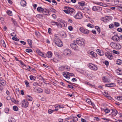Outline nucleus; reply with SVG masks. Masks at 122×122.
Segmentation results:
<instances>
[{
  "label": "nucleus",
  "instance_id": "f257e3e1",
  "mask_svg": "<svg viewBox=\"0 0 122 122\" xmlns=\"http://www.w3.org/2000/svg\"><path fill=\"white\" fill-rule=\"evenodd\" d=\"M54 41L55 44L57 46L61 47L63 46V43L59 38V36L56 35L54 36Z\"/></svg>",
  "mask_w": 122,
  "mask_h": 122
},
{
  "label": "nucleus",
  "instance_id": "f03ea898",
  "mask_svg": "<svg viewBox=\"0 0 122 122\" xmlns=\"http://www.w3.org/2000/svg\"><path fill=\"white\" fill-rule=\"evenodd\" d=\"M110 46L112 48L116 49H120L121 48V46L120 44L114 42H111Z\"/></svg>",
  "mask_w": 122,
  "mask_h": 122
},
{
  "label": "nucleus",
  "instance_id": "7ed1b4c3",
  "mask_svg": "<svg viewBox=\"0 0 122 122\" xmlns=\"http://www.w3.org/2000/svg\"><path fill=\"white\" fill-rule=\"evenodd\" d=\"M64 11L66 13L70 14L71 15H74L75 13V10L70 8H68L67 10H64Z\"/></svg>",
  "mask_w": 122,
  "mask_h": 122
},
{
  "label": "nucleus",
  "instance_id": "20e7f679",
  "mask_svg": "<svg viewBox=\"0 0 122 122\" xmlns=\"http://www.w3.org/2000/svg\"><path fill=\"white\" fill-rule=\"evenodd\" d=\"M84 40L83 39H77L76 41H74V43L76 42L80 46H84Z\"/></svg>",
  "mask_w": 122,
  "mask_h": 122
},
{
  "label": "nucleus",
  "instance_id": "39448f33",
  "mask_svg": "<svg viewBox=\"0 0 122 122\" xmlns=\"http://www.w3.org/2000/svg\"><path fill=\"white\" fill-rule=\"evenodd\" d=\"M63 76L68 79L70 78V76H74V74L72 73H70L67 72H63Z\"/></svg>",
  "mask_w": 122,
  "mask_h": 122
},
{
  "label": "nucleus",
  "instance_id": "423d86ee",
  "mask_svg": "<svg viewBox=\"0 0 122 122\" xmlns=\"http://www.w3.org/2000/svg\"><path fill=\"white\" fill-rule=\"evenodd\" d=\"M110 19V17L109 16L102 17L101 18V20L104 22H107L109 21Z\"/></svg>",
  "mask_w": 122,
  "mask_h": 122
},
{
  "label": "nucleus",
  "instance_id": "0eeeda50",
  "mask_svg": "<svg viewBox=\"0 0 122 122\" xmlns=\"http://www.w3.org/2000/svg\"><path fill=\"white\" fill-rule=\"evenodd\" d=\"M74 17L77 19H80L82 17V15L80 12H78L74 16Z\"/></svg>",
  "mask_w": 122,
  "mask_h": 122
},
{
  "label": "nucleus",
  "instance_id": "6e6552de",
  "mask_svg": "<svg viewBox=\"0 0 122 122\" xmlns=\"http://www.w3.org/2000/svg\"><path fill=\"white\" fill-rule=\"evenodd\" d=\"M79 30L81 32L84 34H88L89 33V31L88 30L85 29L82 27H80Z\"/></svg>",
  "mask_w": 122,
  "mask_h": 122
},
{
  "label": "nucleus",
  "instance_id": "1a4fd4ad",
  "mask_svg": "<svg viewBox=\"0 0 122 122\" xmlns=\"http://www.w3.org/2000/svg\"><path fill=\"white\" fill-rule=\"evenodd\" d=\"M22 106L24 107H27L29 103L26 100H24L22 102Z\"/></svg>",
  "mask_w": 122,
  "mask_h": 122
},
{
  "label": "nucleus",
  "instance_id": "9d476101",
  "mask_svg": "<svg viewBox=\"0 0 122 122\" xmlns=\"http://www.w3.org/2000/svg\"><path fill=\"white\" fill-rule=\"evenodd\" d=\"M71 53V51L70 50H65L63 52L64 55L65 56H70Z\"/></svg>",
  "mask_w": 122,
  "mask_h": 122
},
{
  "label": "nucleus",
  "instance_id": "9b49d317",
  "mask_svg": "<svg viewBox=\"0 0 122 122\" xmlns=\"http://www.w3.org/2000/svg\"><path fill=\"white\" fill-rule=\"evenodd\" d=\"M120 39V38L117 35L114 36L112 38V39L114 41H116L117 42L119 41Z\"/></svg>",
  "mask_w": 122,
  "mask_h": 122
},
{
  "label": "nucleus",
  "instance_id": "f8f14e48",
  "mask_svg": "<svg viewBox=\"0 0 122 122\" xmlns=\"http://www.w3.org/2000/svg\"><path fill=\"white\" fill-rule=\"evenodd\" d=\"M105 55L106 57L110 59H111L113 58V56L109 52L106 53Z\"/></svg>",
  "mask_w": 122,
  "mask_h": 122
},
{
  "label": "nucleus",
  "instance_id": "ddd939ff",
  "mask_svg": "<svg viewBox=\"0 0 122 122\" xmlns=\"http://www.w3.org/2000/svg\"><path fill=\"white\" fill-rule=\"evenodd\" d=\"M112 112L110 115L113 117L115 116L117 114V111L115 109H112Z\"/></svg>",
  "mask_w": 122,
  "mask_h": 122
},
{
  "label": "nucleus",
  "instance_id": "4468645a",
  "mask_svg": "<svg viewBox=\"0 0 122 122\" xmlns=\"http://www.w3.org/2000/svg\"><path fill=\"white\" fill-rule=\"evenodd\" d=\"M101 9V8L99 6H94L93 7L92 10L94 11H96L100 10Z\"/></svg>",
  "mask_w": 122,
  "mask_h": 122
},
{
  "label": "nucleus",
  "instance_id": "2eb2a0df",
  "mask_svg": "<svg viewBox=\"0 0 122 122\" xmlns=\"http://www.w3.org/2000/svg\"><path fill=\"white\" fill-rule=\"evenodd\" d=\"M88 53L89 54L91 55L92 57H96L97 56V54L93 51H88Z\"/></svg>",
  "mask_w": 122,
  "mask_h": 122
},
{
  "label": "nucleus",
  "instance_id": "dca6fc26",
  "mask_svg": "<svg viewBox=\"0 0 122 122\" xmlns=\"http://www.w3.org/2000/svg\"><path fill=\"white\" fill-rule=\"evenodd\" d=\"M70 46L71 48L75 50H77L78 47L75 43H72L71 44Z\"/></svg>",
  "mask_w": 122,
  "mask_h": 122
},
{
  "label": "nucleus",
  "instance_id": "f3484780",
  "mask_svg": "<svg viewBox=\"0 0 122 122\" xmlns=\"http://www.w3.org/2000/svg\"><path fill=\"white\" fill-rule=\"evenodd\" d=\"M42 90L40 88H36L35 89V91L37 92L41 93L42 92Z\"/></svg>",
  "mask_w": 122,
  "mask_h": 122
},
{
  "label": "nucleus",
  "instance_id": "a211bd4d",
  "mask_svg": "<svg viewBox=\"0 0 122 122\" xmlns=\"http://www.w3.org/2000/svg\"><path fill=\"white\" fill-rule=\"evenodd\" d=\"M97 53L100 56H102L104 55V53L103 52L99 49H97Z\"/></svg>",
  "mask_w": 122,
  "mask_h": 122
},
{
  "label": "nucleus",
  "instance_id": "6ab92c4d",
  "mask_svg": "<svg viewBox=\"0 0 122 122\" xmlns=\"http://www.w3.org/2000/svg\"><path fill=\"white\" fill-rule=\"evenodd\" d=\"M95 4L97 5H100L101 6H104V7H107V5L106 4H104L103 3H102V2H96L95 3Z\"/></svg>",
  "mask_w": 122,
  "mask_h": 122
},
{
  "label": "nucleus",
  "instance_id": "aec40b11",
  "mask_svg": "<svg viewBox=\"0 0 122 122\" xmlns=\"http://www.w3.org/2000/svg\"><path fill=\"white\" fill-rule=\"evenodd\" d=\"M21 5L23 6H25L26 5V2L24 0H22L20 2Z\"/></svg>",
  "mask_w": 122,
  "mask_h": 122
},
{
  "label": "nucleus",
  "instance_id": "412c9836",
  "mask_svg": "<svg viewBox=\"0 0 122 122\" xmlns=\"http://www.w3.org/2000/svg\"><path fill=\"white\" fill-rule=\"evenodd\" d=\"M37 9V10L40 12H43L44 11V9L40 7H38Z\"/></svg>",
  "mask_w": 122,
  "mask_h": 122
},
{
  "label": "nucleus",
  "instance_id": "4be33fe9",
  "mask_svg": "<svg viewBox=\"0 0 122 122\" xmlns=\"http://www.w3.org/2000/svg\"><path fill=\"white\" fill-rule=\"evenodd\" d=\"M64 25V23L63 22H62L60 24L57 22L56 26L59 28H62V26Z\"/></svg>",
  "mask_w": 122,
  "mask_h": 122
},
{
  "label": "nucleus",
  "instance_id": "5701e85b",
  "mask_svg": "<svg viewBox=\"0 0 122 122\" xmlns=\"http://www.w3.org/2000/svg\"><path fill=\"white\" fill-rule=\"evenodd\" d=\"M36 52L40 56L44 57V54L43 53L41 52L39 50H36Z\"/></svg>",
  "mask_w": 122,
  "mask_h": 122
},
{
  "label": "nucleus",
  "instance_id": "b1692460",
  "mask_svg": "<svg viewBox=\"0 0 122 122\" xmlns=\"http://www.w3.org/2000/svg\"><path fill=\"white\" fill-rule=\"evenodd\" d=\"M27 41L28 42V44L30 46L31 48L32 47V41L30 39H28L27 40Z\"/></svg>",
  "mask_w": 122,
  "mask_h": 122
},
{
  "label": "nucleus",
  "instance_id": "393cba45",
  "mask_svg": "<svg viewBox=\"0 0 122 122\" xmlns=\"http://www.w3.org/2000/svg\"><path fill=\"white\" fill-rule=\"evenodd\" d=\"M52 53L51 51H48L47 54V56L48 57H51L52 56Z\"/></svg>",
  "mask_w": 122,
  "mask_h": 122
},
{
  "label": "nucleus",
  "instance_id": "a878e982",
  "mask_svg": "<svg viewBox=\"0 0 122 122\" xmlns=\"http://www.w3.org/2000/svg\"><path fill=\"white\" fill-rule=\"evenodd\" d=\"M114 85V84L113 83L106 84H105V86L108 87H112Z\"/></svg>",
  "mask_w": 122,
  "mask_h": 122
},
{
  "label": "nucleus",
  "instance_id": "bb28decb",
  "mask_svg": "<svg viewBox=\"0 0 122 122\" xmlns=\"http://www.w3.org/2000/svg\"><path fill=\"white\" fill-rule=\"evenodd\" d=\"M8 121L9 122H15V119L12 117H10L8 119Z\"/></svg>",
  "mask_w": 122,
  "mask_h": 122
},
{
  "label": "nucleus",
  "instance_id": "cd10ccee",
  "mask_svg": "<svg viewBox=\"0 0 122 122\" xmlns=\"http://www.w3.org/2000/svg\"><path fill=\"white\" fill-rule=\"evenodd\" d=\"M104 94L106 97H108V98H111V97L109 96V95L108 94V93L107 92H104Z\"/></svg>",
  "mask_w": 122,
  "mask_h": 122
},
{
  "label": "nucleus",
  "instance_id": "c85d7f7f",
  "mask_svg": "<svg viewBox=\"0 0 122 122\" xmlns=\"http://www.w3.org/2000/svg\"><path fill=\"white\" fill-rule=\"evenodd\" d=\"M0 83L2 86H4L5 84V81L3 80H0Z\"/></svg>",
  "mask_w": 122,
  "mask_h": 122
},
{
  "label": "nucleus",
  "instance_id": "c756f323",
  "mask_svg": "<svg viewBox=\"0 0 122 122\" xmlns=\"http://www.w3.org/2000/svg\"><path fill=\"white\" fill-rule=\"evenodd\" d=\"M84 83L86 84L89 86H92L93 87H94L95 86L94 85L91 84L89 82H88L85 81V82Z\"/></svg>",
  "mask_w": 122,
  "mask_h": 122
},
{
  "label": "nucleus",
  "instance_id": "7c9ffc66",
  "mask_svg": "<svg viewBox=\"0 0 122 122\" xmlns=\"http://www.w3.org/2000/svg\"><path fill=\"white\" fill-rule=\"evenodd\" d=\"M6 13L8 15L10 16H12V12L10 10H8L7 11H6Z\"/></svg>",
  "mask_w": 122,
  "mask_h": 122
},
{
  "label": "nucleus",
  "instance_id": "2f4dec72",
  "mask_svg": "<svg viewBox=\"0 0 122 122\" xmlns=\"http://www.w3.org/2000/svg\"><path fill=\"white\" fill-rule=\"evenodd\" d=\"M104 112H105L106 113H107L110 112V110L107 108L106 109H104Z\"/></svg>",
  "mask_w": 122,
  "mask_h": 122
},
{
  "label": "nucleus",
  "instance_id": "473e14b6",
  "mask_svg": "<svg viewBox=\"0 0 122 122\" xmlns=\"http://www.w3.org/2000/svg\"><path fill=\"white\" fill-rule=\"evenodd\" d=\"M25 83L26 85V86L27 87H29V83L26 80L25 81Z\"/></svg>",
  "mask_w": 122,
  "mask_h": 122
},
{
  "label": "nucleus",
  "instance_id": "72a5a7b5",
  "mask_svg": "<svg viewBox=\"0 0 122 122\" xmlns=\"http://www.w3.org/2000/svg\"><path fill=\"white\" fill-rule=\"evenodd\" d=\"M27 99L29 101H32V98L29 95H28L27 97Z\"/></svg>",
  "mask_w": 122,
  "mask_h": 122
},
{
  "label": "nucleus",
  "instance_id": "f704fd0d",
  "mask_svg": "<svg viewBox=\"0 0 122 122\" xmlns=\"http://www.w3.org/2000/svg\"><path fill=\"white\" fill-rule=\"evenodd\" d=\"M64 70L66 69L68 71H69L70 70V69L69 68V67L67 66H64Z\"/></svg>",
  "mask_w": 122,
  "mask_h": 122
},
{
  "label": "nucleus",
  "instance_id": "c9c22d12",
  "mask_svg": "<svg viewBox=\"0 0 122 122\" xmlns=\"http://www.w3.org/2000/svg\"><path fill=\"white\" fill-rule=\"evenodd\" d=\"M95 28L97 30V31L99 33H100V28L98 26H97L95 27Z\"/></svg>",
  "mask_w": 122,
  "mask_h": 122
},
{
  "label": "nucleus",
  "instance_id": "e433bc0d",
  "mask_svg": "<svg viewBox=\"0 0 122 122\" xmlns=\"http://www.w3.org/2000/svg\"><path fill=\"white\" fill-rule=\"evenodd\" d=\"M78 4L81 6H84L85 5V3L83 2H78Z\"/></svg>",
  "mask_w": 122,
  "mask_h": 122
},
{
  "label": "nucleus",
  "instance_id": "4c0bfd02",
  "mask_svg": "<svg viewBox=\"0 0 122 122\" xmlns=\"http://www.w3.org/2000/svg\"><path fill=\"white\" fill-rule=\"evenodd\" d=\"M57 22L55 21H52L51 22V24L53 25H56L57 24Z\"/></svg>",
  "mask_w": 122,
  "mask_h": 122
},
{
  "label": "nucleus",
  "instance_id": "58836bf2",
  "mask_svg": "<svg viewBox=\"0 0 122 122\" xmlns=\"http://www.w3.org/2000/svg\"><path fill=\"white\" fill-rule=\"evenodd\" d=\"M92 68H93L92 69V70H96L98 69L97 67L95 66L94 65Z\"/></svg>",
  "mask_w": 122,
  "mask_h": 122
},
{
  "label": "nucleus",
  "instance_id": "ea45409f",
  "mask_svg": "<svg viewBox=\"0 0 122 122\" xmlns=\"http://www.w3.org/2000/svg\"><path fill=\"white\" fill-rule=\"evenodd\" d=\"M13 109L14 111H17L18 109V108L16 106H14L13 107Z\"/></svg>",
  "mask_w": 122,
  "mask_h": 122
},
{
  "label": "nucleus",
  "instance_id": "a19ab883",
  "mask_svg": "<svg viewBox=\"0 0 122 122\" xmlns=\"http://www.w3.org/2000/svg\"><path fill=\"white\" fill-rule=\"evenodd\" d=\"M30 80H35V77L33 76H30Z\"/></svg>",
  "mask_w": 122,
  "mask_h": 122
},
{
  "label": "nucleus",
  "instance_id": "79ce46f5",
  "mask_svg": "<svg viewBox=\"0 0 122 122\" xmlns=\"http://www.w3.org/2000/svg\"><path fill=\"white\" fill-rule=\"evenodd\" d=\"M94 65L92 64H90L88 65V66L91 69H92L93 68L92 67Z\"/></svg>",
  "mask_w": 122,
  "mask_h": 122
},
{
  "label": "nucleus",
  "instance_id": "37998d69",
  "mask_svg": "<svg viewBox=\"0 0 122 122\" xmlns=\"http://www.w3.org/2000/svg\"><path fill=\"white\" fill-rule=\"evenodd\" d=\"M54 111V110H52L51 109H49L48 110V112L49 114L52 113Z\"/></svg>",
  "mask_w": 122,
  "mask_h": 122
},
{
  "label": "nucleus",
  "instance_id": "c03bdc74",
  "mask_svg": "<svg viewBox=\"0 0 122 122\" xmlns=\"http://www.w3.org/2000/svg\"><path fill=\"white\" fill-rule=\"evenodd\" d=\"M26 52L29 53L30 52H32V51L31 49H26Z\"/></svg>",
  "mask_w": 122,
  "mask_h": 122
},
{
  "label": "nucleus",
  "instance_id": "a18cd8bd",
  "mask_svg": "<svg viewBox=\"0 0 122 122\" xmlns=\"http://www.w3.org/2000/svg\"><path fill=\"white\" fill-rule=\"evenodd\" d=\"M12 39L16 41H19V39L17 37H13L12 38Z\"/></svg>",
  "mask_w": 122,
  "mask_h": 122
},
{
  "label": "nucleus",
  "instance_id": "49530a36",
  "mask_svg": "<svg viewBox=\"0 0 122 122\" xmlns=\"http://www.w3.org/2000/svg\"><path fill=\"white\" fill-rule=\"evenodd\" d=\"M121 60H118L116 61V63L117 64L120 65L121 63Z\"/></svg>",
  "mask_w": 122,
  "mask_h": 122
},
{
  "label": "nucleus",
  "instance_id": "de8ad7c7",
  "mask_svg": "<svg viewBox=\"0 0 122 122\" xmlns=\"http://www.w3.org/2000/svg\"><path fill=\"white\" fill-rule=\"evenodd\" d=\"M5 112L6 113H7L9 111V110L8 108H5L4 110Z\"/></svg>",
  "mask_w": 122,
  "mask_h": 122
},
{
  "label": "nucleus",
  "instance_id": "09e8293b",
  "mask_svg": "<svg viewBox=\"0 0 122 122\" xmlns=\"http://www.w3.org/2000/svg\"><path fill=\"white\" fill-rule=\"evenodd\" d=\"M52 2L53 4H52L54 5H56L57 4V2L55 0H52Z\"/></svg>",
  "mask_w": 122,
  "mask_h": 122
},
{
  "label": "nucleus",
  "instance_id": "8fccbe9b",
  "mask_svg": "<svg viewBox=\"0 0 122 122\" xmlns=\"http://www.w3.org/2000/svg\"><path fill=\"white\" fill-rule=\"evenodd\" d=\"M64 67L63 66H61L59 68V69L60 70H64Z\"/></svg>",
  "mask_w": 122,
  "mask_h": 122
},
{
  "label": "nucleus",
  "instance_id": "3c124183",
  "mask_svg": "<svg viewBox=\"0 0 122 122\" xmlns=\"http://www.w3.org/2000/svg\"><path fill=\"white\" fill-rule=\"evenodd\" d=\"M35 33L37 37H38V36H39L40 33L38 31H35Z\"/></svg>",
  "mask_w": 122,
  "mask_h": 122
},
{
  "label": "nucleus",
  "instance_id": "603ef678",
  "mask_svg": "<svg viewBox=\"0 0 122 122\" xmlns=\"http://www.w3.org/2000/svg\"><path fill=\"white\" fill-rule=\"evenodd\" d=\"M87 26L91 28H93V26L92 25H91L89 23L87 25Z\"/></svg>",
  "mask_w": 122,
  "mask_h": 122
},
{
  "label": "nucleus",
  "instance_id": "864d4df0",
  "mask_svg": "<svg viewBox=\"0 0 122 122\" xmlns=\"http://www.w3.org/2000/svg\"><path fill=\"white\" fill-rule=\"evenodd\" d=\"M11 20L13 22L14 24L15 25H16L17 24L16 22L15 21V20L13 18L11 19Z\"/></svg>",
  "mask_w": 122,
  "mask_h": 122
},
{
  "label": "nucleus",
  "instance_id": "5fc2aeb1",
  "mask_svg": "<svg viewBox=\"0 0 122 122\" xmlns=\"http://www.w3.org/2000/svg\"><path fill=\"white\" fill-rule=\"evenodd\" d=\"M117 100H122V96H119L117 97Z\"/></svg>",
  "mask_w": 122,
  "mask_h": 122
},
{
  "label": "nucleus",
  "instance_id": "6e6d98bb",
  "mask_svg": "<svg viewBox=\"0 0 122 122\" xmlns=\"http://www.w3.org/2000/svg\"><path fill=\"white\" fill-rule=\"evenodd\" d=\"M73 120L75 122L77 121L78 118L76 117H73Z\"/></svg>",
  "mask_w": 122,
  "mask_h": 122
},
{
  "label": "nucleus",
  "instance_id": "4d7b16f0",
  "mask_svg": "<svg viewBox=\"0 0 122 122\" xmlns=\"http://www.w3.org/2000/svg\"><path fill=\"white\" fill-rule=\"evenodd\" d=\"M112 51L114 53L116 54H118L119 53V52L115 50H113Z\"/></svg>",
  "mask_w": 122,
  "mask_h": 122
},
{
  "label": "nucleus",
  "instance_id": "13d9d810",
  "mask_svg": "<svg viewBox=\"0 0 122 122\" xmlns=\"http://www.w3.org/2000/svg\"><path fill=\"white\" fill-rule=\"evenodd\" d=\"M114 25L116 26V27H118L119 25V24L117 22H115L114 23Z\"/></svg>",
  "mask_w": 122,
  "mask_h": 122
},
{
  "label": "nucleus",
  "instance_id": "bf43d9fd",
  "mask_svg": "<svg viewBox=\"0 0 122 122\" xmlns=\"http://www.w3.org/2000/svg\"><path fill=\"white\" fill-rule=\"evenodd\" d=\"M103 80L104 82H105L108 81V79L105 77L103 78Z\"/></svg>",
  "mask_w": 122,
  "mask_h": 122
},
{
  "label": "nucleus",
  "instance_id": "052dcab7",
  "mask_svg": "<svg viewBox=\"0 0 122 122\" xmlns=\"http://www.w3.org/2000/svg\"><path fill=\"white\" fill-rule=\"evenodd\" d=\"M50 9L51 10L50 11L53 12L55 13L56 12V10L54 9L51 8V9Z\"/></svg>",
  "mask_w": 122,
  "mask_h": 122
},
{
  "label": "nucleus",
  "instance_id": "680f3d73",
  "mask_svg": "<svg viewBox=\"0 0 122 122\" xmlns=\"http://www.w3.org/2000/svg\"><path fill=\"white\" fill-rule=\"evenodd\" d=\"M3 86L1 85V84L0 83V90L1 91L3 89Z\"/></svg>",
  "mask_w": 122,
  "mask_h": 122
},
{
  "label": "nucleus",
  "instance_id": "e2e57ef3",
  "mask_svg": "<svg viewBox=\"0 0 122 122\" xmlns=\"http://www.w3.org/2000/svg\"><path fill=\"white\" fill-rule=\"evenodd\" d=\"M86 101L87 103H88L90 104L91 102V101L90 99H87L86 100Z\"/></svg>",
  "mask_w": 122,
  "mask_h": 122
},
{
  "label": "nucleus",
  "instance_id": "0e129e2a",
  "mask_svg": "<svg viewBox=\"0 0 122 122\" xmlns=\"http://www.w3.org/2000/svg\"><path fill=\"white\" fill-rule=\"evenodd\" d=\"M68 29L69 30L71 31L73 30V27L72 26H69L68 27Z\"/></svg>",
  "mask_w": 122,
  "mask_h": 122
},
{
  "label": "nucleus",
  "instance_id": "69168bd1",
  "mask_svg": "<svg viewBox=\"0 0 122 122\" xmlns=\"http://www.w3.org/2000/svg\"><path fill=\"white\" fill-rule=\"evenodd\" d=\"M50 14V12L49 10H46V15H49Z\"/></svg>",
  "mask_w": 122,
  "mask_h": 122
},
{
  "label": "nucleus",
  "instance_id": "338daca9",
  "mask_svg": "<svg viewBox=\"0 0 122 122\" xmlns=\"http://www.w3.org/2000/svg\"><path fill=\"white\" fill-rule=\"evenodd\" d=\"M118 10H119L122 11V7L119 6L117 8Z\"/></svg>",
  "mask_w": 122,
  "mask_h": 122
},
{
  "label": "nucleus",
  "instance_id": "774afa93",
  "mask_svg": "<svg viewBox=\"0 0 122 122\" xmlns=\"http://www.w3.org/2000/svg\"><path fill=\"white\" fill-rule=\"evenodd\" d=\"M20 42L21 44H23V45H25L26 44V43L25 42L23 41H20Z\"/></svg>",
  "mask_w": 122,
  "mask_h": 122
}]
</instances>
